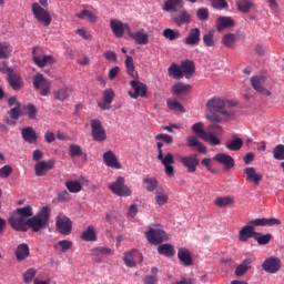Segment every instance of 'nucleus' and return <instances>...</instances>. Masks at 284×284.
<instances>
[{"mask_svg":"<svg viewBox=\"0 0 284 284\" xmlns=\"http://www.w3.org/2000/svg\"><path fill=\"white\" fill-rule=\"evenodd\" d=\"M230 108H236V103L234 101H225L219 97H213L206 102V110L210 112V114L206 115V119L212 123L236 121L239 119V112L233 111Z\"/></svg>","mask_w":284,"mask_h":284,"instance_id":"f257e3e1","label":"nucleus"},{"mask_svg":"<svg viewBox=\"0 0 284 284\" xmlns=\"http://www.w3.org/2000/svg\"><path fill=\"white\" fill-rule=\"evenodd\" d=\"M272 225H281V220L276 217H262L255 219L247 222L245 226H243L239 233V240L242 243L250 241V239L256 237V231L254 227H272Z\"/></svg>","mask_w":284,"mask_h":284,"instance_id":"f03ea898","label":"nucleus"},{"mask_svg":"<svg viewBox=\"0 0 284 284\" xmlns=\"http://www.w3.org/2000/svg\"><path fill=\"white\" fill-rule=\"evenodd\" d=\"M31 4V11L38 23H42L44 28H48L52 23V16L48 11V0H38Z\"/></svg>","mask_w":284,"mask_h":284,"instance_id":"7ed1b4c3","label":"nucleus"},{"mask_svg":"<svg viewBox=\"0 0 284 284\" xmlns=\"http://www.w3.org/2000/svg\"><path fill=\"white\" fill-rule=\"evenodd\" d=\"M49 221L50 207L43 206L38 214L27 220V224L33 232H41V230H45V227H48Z\"/></svg>","mask_w":284,"mask_h":284,"instance_id":"20e7f679","label":"nucleus"},{"mask_svg":"<svg viewBox=\"0 0 284 284\" xmlns=\"http://www.w3.org/2000/svg\"><path fill=\"white\" fill-rule=\"evenodd\" d=\"M158 148V161H161L162 165L164 166V172L166 176H174V155L172 153H166L163 155V142H158L156 143Z\"/></svg>","mask_w":284,"mask_h":284,"instance_id":"39448f33","label":"nucleus"},{"mask_svg":"<svg viewBox=\"0 0 284 284\" xmlns=\"http://www.w3.org/2000/svg\"><path fill=\"white\" fill-rule=\"evenodd\" d=\"M204 128L205 124H203V122H197L193 124L191 129L199 139H202V141H206V143H210L211 145H221V140L213 133H207Z\"/></svg>","mask_w":284,"mask_h":284,"instance_id":"423d86ee","label":"nucleus"},{"mask_svg":"<svg viewBox=\"0 0 284 284\" xmlns=\"http://www.w3.org/2000/svg\"><path fill=\"white\" fill-rule=\"evenodd\" d=\"M145 236L151 245H161V243L168 241V234L159 226L150 227L145 231Z\"/></svg>","mask_w":284,"mask_h":284,"instance_id":"0eeeda50","label":"nucleus"},{"mask_svg":"<svg viewBox=\"0 0 284 284\" xmlns=\"http://www.w3.org/2000/svg\"><path fill=\"white\" fill-rule=\"evenodd\" d=\"M109 190L116 196H130L132 194V190L125 185V178L123 176H118L116 181L109 184Z\"/></svg>","mask_w":284,"mask_h":284,"instance_id":"6e6552de","label":"nucleus"},{"mask_svg":"<svg viewBox=\"0 0 284 284\" xmlns=\"http://www.w3.org/2000/svg\"><path fill=\"white\" fill-rule=\"evenodd\" d=\"M33 88L40 91L41 97H48L50 90H52V84L45 79L40 72L33 75Z\"/></svg>","mask_w":284,"mask_h":284,"instance_id":"1a4fd4ad","label":"nucleus"},{"mask_svg":"<svg viewBox=\"0 0 284 284\" xmlns=\"http://www.w3.org/2000/svg\"><path fill=\"white\" fill-rule=\"evenodd\" d=\"M55 230L63 236H70L72 233V220L65 215L59 214L55 219Z\"/></svg>","mask_w":284,"mask_h":284,"instance_id":"9d476101","label":"nucleus"},{"mask_svg":"<svg viewBox=\"0 0 284 284\" xmlns=\"http://www.w3.org/2000/svg\"><path fill=\"white\" fill-rule=\"evenodd\" d=\"M91 135L93 141H98V143H103L105 139H108V133H105V128L100 122L99 119L91 120Z\"/></svg>","mask_w":284,"mask_h":284,"instance_id":"9b49d317","label":"nucleus"},{"mask_svg":"<svg viewBox=\"0 0 284 284\" xmlns=\"http://www.w3.org/2000/svg\"><path fill=\"white\" fill-rule=\"evenodd\" d=\"M130 85L133 90V92L129 91L131 99H139V97H141V99H145V97H148V85L139 81V79L131 80Z\"/></svg>","mask_w":284,"mask_h":284,"instance_id":"f8f14e48","label":"nucleus"},{"mask_svg":"<svg viewBox=\"0 0 284 284\" xmlns=\"http://www.w3.org/2000/svg\"><path fill=\"white\" fill-rule=\"evenodd\" d=\"M179 161L183 165V168L186 169V172H189V174H194V172H196V168H199L201 163V160H199V154L180 156Z\"/></svg>","mask_w":284,"mask_h":284,"instance_id":"ddd939ff","label":"nucleus"},{"mask_svg":"<svg viewBox=\"0 0 284 284\" xmlns=\"http://www.w3.org/2000/svg\"><path fill=\"white\" fill-rule=\"evenodd\" d=\"M8 223L17 232H28V220H24L17 211L12 212Z\"/></svg>","mask_w":284,"mask_h":284,"instance_id":"4468645a","label":"nucleus"},{"mask_svg":"<svg viewBox=\"0 0 284 284\" xmlns=\"http://www.w3.org/2000/svg\"><path fill=\"white\" fill-rule=\"evenodd\" d=\"M266 81L267 78H265L264 75H254L251 78V85L260 94H263L264 97H272V92H270V90L265 88Z\"/></svg>","mask_w":284,"mask_h":284,"instance_id":"2eb2a0df","label":"nucleus"},{"mask_svg":"<svg viewBox=\"0 0 284 284\" xmlns=\"http://www.w3.org/2000/svg\"><path fill=\"white\" fill-rule=\"evenodd\" d=\"M123 261L126 267H136V263H143V255L139 251L133 250L124 255Z\"/></svg>","mask_w":284,"mask_h":284,"instance_id":"dca6fc26","label":"nucleus"},{"mask_svg":"<svg viewBox=\"0 0 284 284\" xmlns=\"http://www.w3.org/2000/svg\"><path fill=\"white\" fill-rule=\"evenodd\" d=\"M110 28H111L114 37H116L118 39H121V37H123V34L125 33V30H128V32H130V26L124 24L123 22H121L120 20H116V19L110 20Z\"/></svg>","mask_w":284,"mask_h":284,"instance_id":"f3484780","label":"nucleus"},{"mask_svg":"<svg viewBox=\"0 0 284 284\" xmlns=\"http://www.w3.org/2000/svg\"><path fill=\"white\" fill-rule=\"evenodd\" d=\"M264 272L268 274H276L281 270V258L278 257H268L262 264Z\"/></svg>","mask_w":284,"mask_h":284,"instance_id":"a211bd4d","label":"nucleus"},{"mask_svg":"<svg viewBox=\"0 0 284 284\" xmlns=\"http://www.w3.org/2000/svg\"><path fill=\"white\" fill-rule=\"evenodd\" d=\"M54 160H49V161H40L38 163H36L34 165V172H36V176H45V174H48V172H50V170H52V168H54Z\"/></svg>","mask_w":284,"mask_h":284,"instance_id":"6ab92c4d","label":"nucleus"},{"mask_svg":"<svg viewBox=\"0 0 284 284\" xmlns=\"http://www.w3.org/2000/svg\"><path fill=\"white\" fill-rule=\"evenodd\" d=\"M103 163L112 170H121L122 165L119 163V159L112 151L104 152L102 155Z\"/></svg>","mask_w":284,"mask_h":284,"instance_id":"aec40b11","label":"nucleus"},{"mask_svg":"<svg viewBox=\"0 0 284 284\" xmlns=\"http://www.w3.org/2000/svg\"><path fill=\"white\" fill-rule=\"evenodd\" d=\"M236 22L232 17L220 16L216 20L215 28L217 32H223V30H227V28H234Z\"/></svg>","mask_w":284,"mask_h":284,"instance_id":"412c9836","label":"nucleus"},{"mask_svg":"<svg viewBox=\"0 0 284 284\" xmlns=\"http://www.w3.org/2000/svg\"><path fill=\"white\" fill-rule=\"evenodd\" d=\"M213 161H216V163L224 165V170H232V168H234V164H235L234 158L225 153H217L213 158Z\"/></svg>","mask_w":284,"mask_h":284,"instance_id":"4be33fe9","label":"nucleus"},{"mask_svg":"<svg viewBox=\"0 0 284 284\" xmlns=\"http://www.w3.org/2000/svg\"><path fill=\"white\" fill-rule=\"evenodd\" d=\"M172 94L175 97H186L192 92V85L183 82L175 83L171 89Z\"/></svg>","mask_w":284,"mask_h":284,"instance_id":"5701e85b","label":"nucleus"},{"mask_svg":"<svg viewBox=\"0 0 284 284\" xmlns=\"http://www.w3.org/2000/svg\"><path fill=\"white\" fill-rule=\"evenodd\" d=\"M36 49L32 51V60L38 65V68H45V65H52L54 63V57L52 55H36Z\"/></svg>","mask_w":284,"mask_h":284,"instance_id":"b1692460","label":"nucleus"},{"mask_svg":"<svg viewBox=\"0 0 284 284\" xmlns=\"http://www.w3.org/2000/svg\"><path fill=\"white\" fill-rule=\"evenodd\" d=\"M201 42V29L193 28L190 30L189 36L184 39L185 45H199Z\"/></svg>","mask_w":284,"mask_h":284,"instance_id":"393cba45","label":"nucleus"},{"mask_svg":"<svg viewBox=\"0 0 284 284\" xmlns=\"http://www.w3.org/2000/svg\"><path fill=\"white\" fill-rule=\"evenodd\" d=\"M129 37L133 39V41L138 43V45H148V43L150 42V36L143 32V30L136 32L129 31Z\"/></svg>","mask_w":284,"mask_h":284,"instance_id":"a878e982","label":"nucleus"},{"mask_svg":"<svg viewBox=\"0 0 284 284\" xmlns=\"http://www.w3.org/2000/svg\"><path fill=\"white\" fill-rule=\"evenodd\" d=\"M21 136L26 143H37L39 136L37 135V131L32 126H27L21 130Z\"/></svg>","mask_w":284,"mask_h":284,"instance_id":"bb28decb","label":"nucleus"},{"mask_svg":"<svg viewBox=\"0 0 284 284\" xmlns=\"http://www.w3.org/2000/svg\"><path fill=\"white\" fill-rule=\"evenodd\" d=\"M178 258L181 263L185 265V267H190L192 265L193 260H192V252L185 247H180L178 250Z\"/></svg>","mask_w":284,"mask_h":284,"instance_id":"cd10ccee","label":"nucleus"},{"mask_svg":"<svg viewBox=\"0 0 284 284\" xmlns=\"http://www.w3.org/2000/svg\"><path fill=\"white\" fill-rule=\"evenodd\" d=\"M154 201L156 205H159V207H162V205H165V203L170 201V195L168 194V192H165V189H163V186H159L155 190Z\"/></svg>","mask_w":284,"mask_h":284,"instance_id":"c85d7f7f","label":"nucleus"},{"mask_svg":"<svg viewBox=\"0 0 284 284\" xmlns=\"http://www.w3.org/2000/svg\"><path fill=\"white\" fill-rule=\"evenodd\" d=\"M244 174H246L247 181H252L254 185H261L263 181V175L256 172V169L253 166H248L244 170Z\"/></svg>","mask_w":284,"mask_h":284,"instance_id":"c756f323","label":"nucleus"},{"mask_svg":"<svg viewBox=\"0 0 284 284\" xmlns=\"http://www.w3.org/2000/svg\"><path fill=\"white\" fill-rule=\"evenodd\" d=\"M183 6V0H166L163 10L164 12H179Z\"/></svg>","mask_w":284,"mask_h":284,"instance_id":"7c9ffc66","label":"nucleus"},{"mask_svg":"<svg viewBox=\"0 0 284 284\" xmlns=\"http://www.w3.org/2000/svg\"><path fill=\"white\" fill-rule=\"evenodd\" d=\"M124 65L126 68V74H129L131 79H139V73L136 72V67H134V59L132 55H125Z\"/></svg>","mask_w":284,"mask_h":284,"instance_id":"2f4dec72","label":"nucleus"},{"mask_svg":"<svg viewBox=\"0 0 284 284\" xmlns=\"http://www.w3.org/2000/svg\"><path fill=\"white\" fill-rule=\"evenodd\" d=\"M174 23L181 28V26H187V23H191L192 16L187 10L181 11L176 17L173 18Z\"/></svg>","mask_w":284,"mask_h":284,"instance_id":"473e14b6","label":"nucleus"},{"mask_svg":"<svg viewBox=\"0 0 284 284\" xmlns=\"http://www.w3.org/2000/svg\"><path fill=\"white\" fill-rule=\"evenodd\" d=\"M180 68L182 69V75L185 77V79H190L194 75L195 67L193 61L185 60L180 64Z\"/></svg>","mask_w":284,"mask_h":284,"instance_id":"72a5a7b5","label":"nucleus"},{"mask_svg":"<svg viewBox=\"0 0 284 284\" xmlns=\"http://www.w3.org/2000/svg\"><path fill=\"white\" fill-rule=\"evenodd\" d=\"M14 254L17 261H26V258L30 256V246H28V244L26 243L19 244L16 248Z\"/></svg>","mask_w":284,"mask_h":284,"instance_id":"f704fd0d","label":"nucleus"},{"mask_svg":"<svg viewBox=\"0 0 284 284\" xmlns=\"http://www.w3.org/2000/svg\"><path fill=\"white\" fill-rule=\"evenodd\" d=\"M142 183L146 192H154V190H159V180L156 178L146 175L143 178Z\"/></svg>","mask_w":284,"mask_h":284,"instance_id":"c9c22d12","label":"nucleus"},{"mask_svg":"<svg viewBox=\"0 0 284 284\" xmlns=\"http://www.w3.org/2000/svg\"><path fill=\"white\" fill-rule=\"evenodd\" d=\"M8 83L12 88V90H20L23 88V80L21 79V75L14 72L8 75Z\"/></svg>","mask_w":284,"mask_h":284,"instance_id":"e433bc0d","label":"nucleus"},{"mask_svg":"<svg viewBox=\"0 0 284 284\" xmlns=\"http://www.w3.org/2000/svg\"><path fill=\"white\" fill-rule=\"evenodd\" d=\"M222 43L225 48L230 50H234L236 48V34L234 33H226L222 37Z\"/></svg>","mask_w":284,"mask_h":284,"instance_id":"4c0bfd02","label":"nucleus"},{"mask_svg":"<svg viewBox=\"0 0 284 284\" xmlns=\"http://www.w3.org/2000/svg\"><path fill=\"white\" fill-rule=\"evenodd\" d=\"M64 185L71 194H79L83 190V185L77 180L67 181Z\"/></svg>","mask_w":284,"mask_h":284,"instance_id":"58836bf2","label":"nucleus"},{"mask_svg":"<svg viewBox=\"0 0 284 284\" xmlns=\"http://www.w3.org/2000/svg\"><path fill=\"white\" fill-rule=\"evenodd\" d=\"M225 148L231 150V152H239L241 148H243V139L241 138H233L231 141L225 143Z\"/></svg>","mask_w":284,"mask_h":284,"instance_id":"ea45409f","label":"nucleus"},{"mask_svg":"<svg viewBox=\"0 0 284 284\" xmlns=\"http://www.w3.org/2000/svg\"><path fill=\"white\" fill-rule=\"evenodd\" d=\"M159 254H162V256H174L176 254V251L174 250V246L172 244H161L158 247Z\"/></svg>","mask_w":284,"mask_h":284,"instance_id":"a19ab883","label":"nucleus"},{"mask_svg":"<svg viewBox=\"0 0 284 284\" xmlns=\"http://www.w3.org/2000/svg\"><path fill=\"white\" fill-rule=\"evenodd\" d=\"M12 57V45L8 42H0V59H10Z\"/></svg>","mask_w":284,"mask_h":284,"instance_id":"79ce46f5","label":"nucleus"},{"mask_svg":"<svg viewBox=\"0 0 284 284\" xmlns=\"http://www.w3.org/2000/svg\"><path fill=\"white\" fill-rule=\"evenodd\" d=\"M162 34L168 41H176V39H181V31L171 28L164 29Z\"/></svg>","mask_w":284,"mask_h":284,"instance_id":"37998d69","label":"nucleus"},{"mask_svg":"<svg viewBox=\"0 0 284 284\" xmlns=\"http://www.w3.org/2000/svg\"><path fill=\"white\" fill-rule=\"evenodd\" d=\"M169 77H172L174 79H183V71L181 69V64L173 63L168 69Z\"/></svg>","mask_w":284,"mask_h":284,"instance_id":"c03bdc74","label":"nucleus"},{"mask_svg":"<svg viewBox=\"0 0 284 284\" xmlns=\"http://www.w3.org/2000/svg\"><path fill=\"white\" fill-rule=\"evenodd\" d=\"M250 265H252V260H244L243 263L235 268V276H243L246 274L247 270H250Z\"/></svg>","mask_w":284,"mask_h":284,"instance_id":"a18cd8bd","label":"nucleus"},{"mask_svg":"<svg viewBox=\"0 0 284 284\" xmlns=\"http://www.w3.org/2000/svg\"><path fill=\"white\" fill-rule=\"evenodd\" d=\"M235 6L240 12H243L244 14H246L247 12H250V10H252V7L254 4L250 0H241V1H237Z\"/></svg>","mask_w":284,"mask_h":284,"instance_id":"49530a36","label":"nucleus"},{"mask_svg":"<svg viewBox=\"0 0 284 284\" xmlns=\"http://www.w3.org/2000/svg\"><path fill=\"white\" fill-rule=\"evenodd\" d=\"M214 34H215V31L210 30L203 36V43L206 45V48H214L216 45V41L214 40Z\"/></svg>","mask_w":284,"mask_h":284,"instance_id":"de8ad7c7","label":"nucleus"},{"mask_svg":"<svg viewBox=\"0 0 284 284\" xmlns=\"http://www.w3.org/2000/svg\"><path fill=\"white\" fill-rule=\"evenodd\" d=\"M114 254V251L110 247H95L92 250V255L93 256H112Z\"/></svg>","mask_w":284,"mask_h":284,"instance_id":"09e8293b","label":"nucleus"},{"mask_svg":"<svg viewBox=\"0 0 284 284\" xmlns=\"http://www.w3.org/2000/svg\"><path fill=\"white\" fill-rule=\"evenodd\" d=\"M82 241H97V231L94 226H88V229L81 235Z\"/></svg>","mask_w":284,"mask_h":284,"instance_id":"8fccbe9b","label":"nucleus"},{"mask_svg":"<svg viewBox=\"0 0 284 284\" xmlns=\"http://www.w3.org/2000/svg\"><path fill=\"white\" fill-rule=\"evenodd\" d=\"M215 205H217V207H227V205H234V197L232 196L217 197L215 200Z\"/></svg>","mask_w":284,"mask_h":284,"instance_id":"3c124183","label":"nucleus"},{"mask_svg":"<svg viewBox=\"0 0 284 284\" xmlns=\"http://www.w3.org/2000/svg\"><path fill=\"white\" fill-rule=\"evenodd\" d=\"M75 17L78 19H84L87 17L90 23H97V14H94V12L87 9L82 10L81 13H78Z\"/></svg>","mask_w":284,"mask_h":284,"instance_id":"603ef678","label":"nucleus"},{"mask_svg":"<svg viewBox=\"0 0 284 284\" xmlns=\"http://www.w3.org/2000/svg\"><path fill=\"white\" fill-rule=\"evenodd\" d=\"M71 247H72V241H70V240L59 241L54 245V250H60V252H62V253L68 252V250H70Z\"/></svg>","mask_w":284,"mask_h":284,"instance_id":"864d4df0","label":"nucleus"},{"mask_svg":"<svg viewBox=\"0 0 284 284\" xmlns=\"http://www.w3.org/2000/svg\"><path fill=\"white\" fill-rule=\"evenodd\" d=\"M70 89L61 88L54 92V99H57V101H65V99L70 97Z\"/></svg>","mask_w":284,"mask_h":284,"instance_id":"5fc2aeb1","label":"nucleus"},{"mask_svg":"<svg viewBox=\"0 0 284 284\" xmlns=\"http://www.w3.org/2000/svg\"><path fill=\"white\" fill-rule=\"evenodd\" d=\"M16 212L22 216L26 221H28V219H30V216H32V206L27 205L20 209H17Z\"/></svg>","mask_w":284,"mask_h":284,"instance_id":"6e6d98bb","label":"nucleus"},{"mask_svg":"<svg viewBox=\"0 0 284 284\" xmlns=\"http://www.w3.org/2000/svg\"><path fill=\"white\" fill-rule=\"evenodd\" d=\"M166 105L169 110L178 111V112H185V108L176 100H168Z\"/></svg>","mask_w":284,"mask_h":284,"instance_id":"4d7b16f0","label":"nucleus"},{"mask_svg":"<svg viewBox=\"0 0 284 284\" xmlns=\"http://www.w3.org/2000/svg\"><path fill=\"white\" fill-rule=\"evenodd\" d=\"M275 161H284V144H277L273 150Z\"/></svg>","mask_w":284,"mask_h":284,"instance_id":"13d9d810","label":"nucleus"},{"mask_svg":"<svg viewBox=\"0 0 284 284\" xmlns=\"http://www.w3.org/2000/svg\"><path fill=\"white\" fill-rule=\"evenodd\" d=\"M83 154V150L78 144H70L69 146V156L74 159L77 156H81Z\"/></svg>","mask_w":284,"mask_h":284,"instance_id":"bf43d9fd","label":"nucleus"},{"mask_svg":"<svg viewBox=\"0 0 284 284\" xmlns=\"http://www.w3.org/2000/svg\"><path fill=\"white\" fill-rule=\"evenodd\" d=\"M255 241H257L260 245H267L272 241V234L267 233L265 235H262L261 233L256 232Z\"/></svg>","mask_w":284,"mask_h":284,"instance_id":"052dcab7","label":"nucleus"},{"mask_svg":"<svg viewBox=\"0 0 284 284\" xmlns=\"http://www.w3.org/2000/svg\"><path fill=\"white\" fill-rule=\"evenodd\" d=\"M34 276H37V270L36 268H28L23 273L24 283H32V281H34Z\"/></svg>","mask_w":284,"mask_h":284,"instance_id":"680f3d73","label":"nucleus"},{"mask_svg":"<svg viewBox=\"0 0 284 284\" xmlns=\"http://www.w3.org/2000/svg\"><path fill=\"white\" fill-rule=\"evenodd\" d=\"M196 17L200 21H207L210 19V10L207 8H200L196 11Z\"/></svg>","mask_w":284,"mask_h":284,"instance_id":"e2e57ef3","label":"nucleus"},{"mask_svg":"<svg viewBox=\"0 0 284 284\" xmlns=\"http://www.w3.org/2000/svg\"><path fill=\"white\" fill-rule=\"evenodd\" d=\"M212 8L215 10H225V8H229L227 1L225 0H210Z\"/></svg>","mask_w":284,"mask_h":284,"instance_id":"0e129e2a","label":"nucleus"},{"mask_svg":"<svg viewBox=\"0 0 284 284\" xmlns=\"http://www.w3.org/2000/svg\"><path fill=\"white\" fill-rule=\"evenodd\" d=\"M155 141H163V143L170 145L171 143H174V138L170 134L160 133L155 136Z\"/></svg>","mask_w":284,"mask_h":284,"instance_id":"69168bd1","label":"nucleus"},{"mask_svg":"<svg viewBox=\"0 0 284 284\" xmlns=\"http://www.w3.org/2000/svg\"><path fill=\"white\" fill-rule=\"evenodd\" d=\"M114 90L113 89H106L103 91L102 99L105 101V103H112L114 101Z\"/></svg>","mask_w":284,"mask_h":284,"instance_id":"338daca9","label":"nucleus"},{"mask_svg":"<svg viewBox=\"0 0 284 284\" xmlns=\"http://www.w3.org/2000/svg\"><path fill=\"white\" fill-rule=\"evenodd\" d=\"M26 111H27V114H28V116H29V119H31V120H34V119H37V106H34V104H28L27 106H26Z\"/></svg>","mask_w":284,"mask_h":284,"instance_id":"774afa93","label":"nucleus"}]
</instances>
